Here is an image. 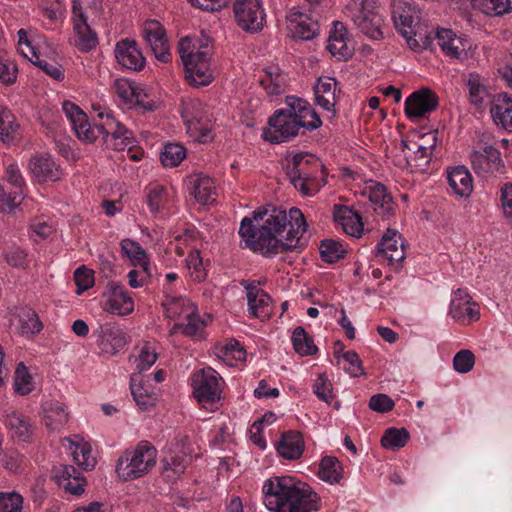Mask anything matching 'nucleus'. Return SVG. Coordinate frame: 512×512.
Wrapping results in <instances>:
<instances>
[{
  "instance_id": "obj_1",
  "label": "nucleus",
  "mask_w": 512,
  "mask_h": 512,
  "mask_svg": "<svg viewBox=\"0 0 512 512\" xmlns=\"http://www.w3.org/2000/svg\"><path fill=\"white\" fill-rule=\"evenodd\" d=\"M307 231L306 219L300 209L292 207L288 213L279 208L256 210L252 218L242 219L239 235L246 247L264 257L287 252L301 253L306 243L302 241Z\"/></svg>"
},
{
  "instance_id": "obj_2",
  "label": "nucleus",
  "mask_w": 512,
  "mask_h": 512,
  "mask_svg": "<svg viewBox=\"0 0 512 512\" xmlns=\"http://www.w3.org/2000/svg\"><path fill=\"white\" fill-rule=\"evenodd\" d=\"M263 492L265 506L273 512H311L319 509L317 493L290 476L268 479Z\"/></svg>"
},
{
  "instance_id": "obj_3",
  "label": "nucleus",
  "mask_w": 512,
  "mask_h": 512,
  "mask_svg": "<svg viewBox=\"0 0 512 512\" xmlns=\"http://www.w3.org/2000/svg\"><path fill=\"white\" fill-rule=\"evenodd\" d=\"M157 450L148 441H140L118 458L116 472L120 480L131 481L148 474L156 465Z\"/></svg>"
},
{
  "instance_id": "obj_4",
  "label": "nucleus",
  "mask_w": 512,
  "mask_h": 512,
  "mask_svg": "<svg viewBox=\"0 0 512 512\" xmlns=\"http://www.w3.org/2000/svg\"><path fill=\"white\" fill-rule=\"evenodd\" d=\"M191 47L190 38H181L178 43V51L182 59L185 77L195 86L208 85L213 75L210 69L211 53L207 46L203 50L189 51Z\"/></svg>"
},
{
  "instance_id": "obj_5",
  "label": "nucleus",
  "mask_w": 512,
  "mask_h": 512,
  "mask_svg": "<svg viewBox=\"0 0 512 512\" xmlns=\"http://www.w3.org/2000/svg\"><path fill=\"white\" fill-rule=\"evenodd\" d=\"M300 128L301 122H297L285 109H278L269 118L262 136L272 144H280L296 137Z\"/></svg>"
},
{
  "instance_id": "obj_6",
  "label": "nucleus",
  "mask_w": 512,
  "mask_h": 512,
  "mask_svg": "<svg viewBox=\"0 0 512 512\" xmlns=\"http://www.w3.org/2000/svg\"><path fill=\"white\" fill-rule=\"evenodd\" d=\"M235 19L244 31L255 33L263 28L265 14L260 0H235Z\"/></svg>"
},
{
  "instance_id": "obj_7",
  "label": "nucleus",
  "mask_w": 512,
  "mask_h": 512,
  "mask_svg": "<svg viewBox=\"0 0 512 512\" xmlns=\"http://www.w3.org/2000/svg\"><path fill=\"white\" fill-rule=\"evenodd\" d=\"M193 389L195 398L204 408H208V405L213 406L220 400L221 390L213 371L202 370V373L193 379Z\"/></svg>"
},
{
  "instance_id": "obj_8",
  "label": "nucleus",
  "mask_w": 512,
  "mask_h": 512,
  "mask_svg": "<svg viewBox=\"0 0 512 512\" xmlns=\"http://www.w3.org/2000/svg\"><path fill=\"white\" fill-rule=\"evenodd\" d=\"M438 96L428 88H421L408 96L405 101V115L412 118H421L427 113L435 111L438 107Z\"/></svg>"
},
{
  "instance_id": "obj_9",
  "label": "nucleus",
  "mask_w": 512,
  "mask_h": 512,
  "mask_svg": "<svg viewBox=\"0 0 512 512\" xmlns=\"http://www.w3.org/2000/svg\"><path fill=\"white\" fill-rule=\"evenodd\" d=\"M143 34L156 59L163 63L169 62L171 54L168 39L161 23L156 20L147 21L143 28Z\"/></svg>"
},
{
  "instance_id": "obj_10",
  "label": "nucleus",
  "mask_w": 512,
  "mask_h": 512,
  "mask_svg": "<svg viewBox=\"0 0 512 512\" xmlns=\"http://www.w3.org/2000/svg\"><path fill=\"white\" fill-rule=\"evenodd\" d=\"M247 292L249 311L253 317L264 321L272 314V299L263 289L257 288L255 282L242 280L240 283Z\"/></svg>"
},
{
  "instance_id": "obj_11",
  "label": "nucleus",
  "mask_w": 512,
  "mask_h": 512,
  "mask_svg": "<svg viewBox=\"0 0 512 512\" xmlns=\"http://www.w3.org/2000/svg\"><path fill=\"white\" fill-rule=\"evenodd\" d=\"M104 295L108 296L104 304L105 311L118 315H126L133 311V300L122 284L115 281L108 282L107 292Z\"/></svg>"
},
{
  "instance_id": "obj_12",
  "label": "nucleus",
  "mask_w": 512,
  "mask_h": 512,
  "mask_svg": "<svg viewBox=\"0 0 512 512\" xmlns=\"http://www.w3.org/2000/svg\"><path fill=\"white\" fill-rule=\"evenodd\" d=\"M358 13L353 17L355 25L369 38L379 40L383 38L382 19L373 10L369 9V0H361Z\"/></svg>"
},
{
  "instance_id": "obj_13",
  "label": "nucleus",
  "mask_w": 512,
  "mask_h": 512,
  "mask_svg": "<svg viewBox=\"0 0 512 512\" xmlns=\"http://www.w3.org/2000/svg\"><path fill=\"white\" fill-rule=\"evenodd\" d=\"M63 112L70 121L78 139L93 142L97 134L88 122V117L82 109L70 101L63 102Z\"/></svg>"
},
{
  "instance_id": "obj_14",
  "label": "nucleus",
  "mask_w": 512,
  "mask_h": 512,
  "mask_svg": "<svg viewBox=\"0 0 512 512\" xmlns=\"http://www.w3.org/2000/svg\"><path fill=\"white\" fill-rule=\"evenodd\" d=\"M376 255L387 259L390 264L401 263L405 259L404 240L397 230L387 229L377 245Z\"/></svg>"
},
{
  "instance_id": "obj_15",
  "label": "nucleus",
  "mask_w": 512,
  "mask_h": 512,
  "mask_svg": "<svg viewBox=\"0 0 512 512\" xmlns=\"http://www.w3.org/2000/svg\"><path fill=\"white\" fill-rule=\"evenodd\" d=\"M115 58L120 65L133 71L142 70L146 63L136 41L129 39H123L116 44Z\"/></svg>"
},
{
  "instance_id": "obj_16",
  "label": "nucleus",
  "mask_w": 512,
  "mask_h": 512,
  "mask_svg": "<svg viewBox=\"0 0 512 512\" xmlns=\"http://www.w3.org/2000/svg\"><path fill=\"white\" fill-rule=\"evenodd\" d=\"M96 333L97 343L103 353L116 355L127 344L125 333L119 326L105 324Z\"/></svg>"
},
{
  "instance_id": "obj_17",
  "label": "nucleus",
  "mask_w": 512,
  "mask_h": 512,
  "mask_svg": "<svg viewBox=\"0 0 512 512\" xmlns=\"http://www.w3.org/2000/svg\"><path fill=\"white\" fill-rule=\"evenodd\" d=\"M450 314L457 321L477 320L480 316L477 303L464 289H457L450 304Z\"/></svg>"
},
{
  "instance_id": "obj_18",
  "label": "nucleus",
  "mask_w": 512,
  "mask_h": 512,
  "mask_svg": "<svg viewBox=\"0 0 512 512\" xmlns=\"http://www.w3.org/2000/svg\"><path fill=\"white\" fill-rule=\"evenodd\" d=\"M369 201L373 205V210L382 219L389 220L395 215V203L392 196L387 192L386 187L381 183H376L369 188Z\"/></svg>"
},
{
  "instance_id": "obj_19",
  "label": "nucleus",
  "mask_w": 512,
  "mask_h": 512,
  "mask_svg": "<svg viewBox=\"0 0 512 512\" xmlns=\"http://www.w3.org/2000/svg\"><path fill=\"white\" fill-rule=\"evenodd\" d=\"M29 168L39 182L57 181L62 176L59 165H56L50 155H40L30 159Z\"/></svg>"
},
{
  "instance_id": "obj_20",
  "label": "nucleus",
  "mask_w": 512,
  "mask_h": 512,
  "mask_svg": "<svg viewBox=\"0 0 512 512\" xmlns=\"http://www.w3.org/2000/svg\"><path fill=\"white\" fill-rule=\"evenodd\" d=\"M347 29L341 22H334L328 39L327 49L337 60L347 61L353 56V50L346 43Z\"/></svg>"
},
{
  "instance_id": "obj_21",
  "label": "nucleus",
  "mask_w": 512,
  "mask_h": 512,
  "mask_svg": "<svg viewBox=\"0 0 512 512\" xmlns=\"http://www.w3.org/2000/svg\"><path fill=\"white\" fill-rule=\"evenodd\" d=\"M393 21L395 28L400 32V34L406 39L407 44L410 49L417 50L420 46L425 47L429 42V38H421L422 43H420L416 38L412 36L417 35V28L414 23V19L408 13L403 12H393Z\"/></svg>"
},
{
  "instance_id": "obj_22",
  "label": "nucleus",
  "mask_w": 512,
  "mask_h": 512,
  "mask_svg": "<svg viewBox=\"0 0 512 512\" xmlns=\"http://www.w3.org/2000/svg\"><path fill=\"white\" fill-rule=\"evenodd\" d=\"M323 164L318 157L307 152H299L292 156L291 161L286 166V174H297L300 176L313 177L311 168H322Z\"/></svg>"
},
{
  "instance_id": "obj_23",
  "label": "nucleus",
  "mask_w": 512,
  "mask_h": 512,
  "mask_svg": "<svg viewBox=\"0 0 512 512\" xmlns=\"http://www.w3.org/2000/svg\"><path fill=\"white\" fill-rule=\"evenodd\" d=\"M304 447V440L300 432L287 431L281 435L276 449L283 458L296 460L303 454Z\"/></svg>"
},
{
  "instance_id": "obj_24",
  "label": "nucleus",
  "mask_w": 512,
  "mask_h": 512,
  "mask_svg": "<svg viewBox=\"0 0 512 512\" xmlns=\"http://www.w3.org/2000/svg\"><path fill=\"white\" fill-rule=\"evenodd\" d=\"M337 81L332 77H320L314 87L317 104L335 116Z\"/></svg>"
},
{
  "instance_id": "obj_25",
  "label": "nucleus",
  "mask_w": 512,
  "mask_h": 512,
  "mask_svg": "<svg viewBox=\"0 0 512 512\" xmlns=\"http://www.w3.org/2000/svg\"><path fill=\"white\" fill-rule=\"evenodd\" d=\"M287 29L293 38L300 40H311L317 35L319 31V25L308 16L299 13L291 15Z\"/></svg>"
},
{
  "instance_id": "obj_26",
  "label": "nucleus",
  "mask_w": 512,
  "mask_h": 512,
  "mask_svg": "<svg viewBox=\"0 0 512 512\" xmlns=\"http://www.w3.org/2000/svg\"><path fill=\"white\" fill-rule=\"evenodd\" d=\"M490 113L497 124L512 131V97L508 93H499L494 97Z\"/></svg>"
},
{
  "instance_id": "obj_27",
  "label": "nucleus",
  "mask_w": 512,
  "mask_h": 512,
  "mask_svg": "<svg viewBox=\"0 0 512 512\" xmlns=\"http://www.w3.org/2000/svg\"><path fill=\"white\" fill-rule=\"evenodd\" d=\"M448 184L460 197H469L473 191L472 176L465 166H456L447 171Z\"/></svg>"
},
{
  "instance_id": "obj_28",
  "label": "nucleus",
  "mask_w": 512,
  "mask_h": 512,
  "mask_svg": "<svg viewBox=\"0 0 512 512\" xmlns=\"http://www.w3.org/2000/svg\"><path fill=\"white\" fill-rule=\"evenodd\" d=\"M435 39L442 51L452 58L459 59L465 54V49L461 38H459L451 29L438 28L435 33Z\"/></svg>"
},
{
  "instance_id": "obj_29",
  "label": "nucleus",
  "mask_w": 512,
  "mask_h": 512,
  "mask_svg": "<svg viewBox=\"0 0 512 512\" xmlns=\"http://www.w3.org/2000/svg\"><path fill=\"white\" fill-rule=\"evenodd\" d=\"M73 30L77 36L74 45L79 51L87 53L97 46V34L83 18L74 22Z\"/></svg>"
},
{
  "instance_id": "obj_30",
  "label": "nucleus",
  "mask_w": 512,
  "mask_h": 512,
  "mask_svg": "<svg viewBox=\"0 0 512 512\" xmlns=\"http://www.w3.org/2000/svg\"><path fill=\"white\" fill-rule=\"evenodd\" d=\"M214 190L213 180L202 174H195L189 177L190 194L201 204L211 201V194Z\"/></svg>"
},
{
  "instance_id": "obj_31",
  "label": "nucleus",
  "mask_w": 512,
  "mask_h": 512,
  "mask_svg": "<svg viewBox=\"0 0 512 512\" xmlns=\"http://www.w3.org/2000/svg\"><path fill=\"white\" fill-rule=\"evenodd\" d=\"M44 423L51 430H58L69 420V413L59 402H47L44 407Z\"/></svg>"
},
{
  "instance_id": "obj_32",
  "label": "nucleus",
  "mask_w": 512,
  "mask_h": 512,
  "mask_svg": "<svg viewBox=\"0 0 512 512\" xmlns=\"http://www.w3.org/2000/svg\"><path fill=\"white\" fill-rule=\"evenodd\" d=\"M318 476L325 482L339 483L343 477L340 461L334 456H325L319 464Z\"/></svg>"
},
{
  "instance_id": "obj_33",
  "label": "nucleus",
  "mask_w": 512,
  "mask_h": 512,
  "mask_svg": "<svg viewBox=\"0 0 512 512\" xmlns=\"http://www.w3.org/2000/svg\"><path fill=\"white\" fill-rule=\"evenodd\" d=\"M292 344L295 352L300 356L315 355L318 351L314 344L313 337L310 336L302 326H298L292 333Z\"/></svg>"
},
{
  "instance_id": "obj_34",
  "label": "nucleus",
  "mask_w": 512,
  "mask_h": 512,
  "mask_svg": "<svg viewBox=\"0 0 512 512\" xmlns=\"http://www.w3.org/2000/svg\"><path fill=\"white\" fill-rule=\"evenodd\" d=\"M130 390L137 406L141 410H149L151 407L155 405V395L153 393H149L146 389H144L143 385L141 384L139 374H133L131 376Z\"/></svg>"
},
{
  "instance_id": "obj_35",
  "label": "nucleus",
  "mask_w": 512,
  "mask_h": 512,
  "mask_svg": "<svg viewBox=\"0 0 512 512\" xmlns=\"http://www.w3.org/2000/svg\"><path fill=\"white\" fill-rule=\"evenodd\" d=\"M19 124L14 114L6 107L0 106V139L3 143L12 142L18 133Z\"/></svg>"
},
{
  "instance_id": "obj_36",
  "label": "nucleus",
  "mask_w": 512,
  "mask_h": 512,
  "mask_svg": "<svg viewBox=\"0 0 512 512\" xmlns=\"http://www.w3.org/2000/svg\"><path fill=\"white\" fill-rule=\"evenodd\" d=\"M472 6L489 16H501L512 10V0H472Z\"/></svg>"
},
{
  "instance_id": "obj_37",
  "label": "nucleus",
  "mask_w": 512,
  "mask_h": 512,
  "mask_svg": "<svg viewBox=\"0 0 512 512\" xmlns=\"http://www.w3.org/2000/svg\"><path fill=\"white\" fill-rule=\"evenodd\" d=\"M409 439L410 434L406 428L390 427L385 430L381 438V445L386 449L398 450L404 447Z\"/></svg>"
},
{
  "instance_id": "obj_38",
  "label": "nucleus",
  "mask_w": 512,
  "mask_h": 512,
  "mask_svg": "<svg viewBox=\"0 0 512 512\" xmlns=\"http://www.w3.org/2000/svg\"><path fill=\"white\" fill-rule=\"evenodd\" d=\"M319 252L322 261L333 264L344 258L347 251L339 241L324 239L320 242Z\"/></svg>"
},
{
  "instance_id": "obj_39",
  "label": "nucleus",
  "mask_w": 512,
  "mask_h": 512,
  "mask_svg": "<svg viewBox=\"0 0 512 512\" xmlns=\"http://www.w3.org/2000/svg\"><path fill=\"white\" fill-rule=\"evenodd\" d=\"M162 477L166 482H174L186 470V463L183 457L172 455L162 460Z\"/></svg>"
},
{
  "instance_id": "obj_40",
  "label": "nucleus",
  "mask_w": 512,
  "mask_h": 512,
  "mask_svg": "<svg viewBox=\"0 0 512 512\" xmlns=\"http://www.w3.org/2000/svg\"><path fill=\"white\" fill-rule=\"evenodd\" d=\"M287 109H285L297 122H304L312 112L311 105L304 99L295 96H287L285 99Z\"/></svg>"
},
{
  "instance_id": "obj_41",
  "label": "nucleus",
  "mask_w": 512,
  "mask_h": 512,
  "mask_svg": "<svg viewBox=\"0 0 512 512\" xmlns=\"http://www.w3.org/2000/svg\"><path fill=\"white\" fill-rule=\"evenodd\" d=\"M185 148L178 143H168L161 152L160 160L166 167H175L185 158Z\"/></svg>"
},
{
  "instance_id": "obj_42",
  "label": "nucleus",
  "mask_w": 512,
  "mask_h": 512,
  "mask_svg": "<svg viewBox=\"0 0 512 512\" xmlns=\"http://www.w3.org/2000/svg\"><path fill=\"white\" fill-rule=\"evenodd\" d=\"M5 423L12 431L13 437H17L21 441L28 440L30 425L23 416L12 412L7 415Z\"/></svg>"
},
{
  "instance_id": "obj_43",
  "label": "nucleus",
  "mask_w": 512,
  "mask_h": 512,
  "mask_svg": "<svg viewBox=\"0 0 512 512\" xmlns=\"http://www.w3.org/2000/svg\"><path fill=\"white\" fill-rule=\"evenodd\" d=\"M15 391L27 395L33 390V382L27 367L21 362L17 365L14 378Z\"/></svg>"
},
{
  "instance_id": "obj_44",
  "label": "nucleus",
  "mask_w": 512,
  "mask_h": 512,
  "mask_svg": "<svg viewBox=\"0 0 512 512\" xmlns=\"http://www.w3.org/2000/svg\"><path fill=\"white\" fill-rule=\"evenodd\" d=\"M29 60L53 79L60 81L64 78V71L61 68V65L57 63H49L46 60L40 59L39 54L35 49H32V57L29 58Z\"/></svg>"
},
{
  "instance_id": "obj_45",
  "label": "nucleus",
  "mask_w": 512,
  "mask_h": 512,
  "mask_svg": "<svg viewBox=\"0 0 512 512\" xmlns=\"http://www.w3.org/2000/svg\"><path fill=\"white\" fill-rule=\"evenodd\" d=\"M75 446L72 452L74 461L85 470H92L96 464V460L91 455L90 445L84 443L82 445L76 444Z\"/></svg>"
},
{
  "instance_id": "obj_46",
  "label": "nucleus",
  "mask_w": 512,
  "mask_h": 512,
  "mask_svg": "<svg viewBox=\"0 0 512 512\" xmlns=\"http://www.w3.org/2000/svg\"><path fill=\"white\" fill-rule=\"evenodd\" d=\"M74 282L77 286V295H81L94 285V273L82 265L74 271Z\"/></svg>"
},
{
  "instance_id": "obj_47",
  "label": "nucleus",
  "mask_w": 512,
  "mask_h": 512,
  "mask_svg": "<svg viewBox=\"0 0 512 512\" xmlns=\"http://www.w3.org/2000/svg\"><path fill=\"white\" fill-rule=\"evenodd\" d=\"M23 497L17 492H0V512H21Z\"/></svg>"
},
{
  "instance_id": "obj_48",
  "label": "nucleus",
  "mask_w": 512,
  "mask_h": 512,
  "mask_svg": "<svg viewBox=\"0 0 512 512\" xmlns=\"http://www.w3.org/2000/svg\"><path fill=\"white\" fill-rule=\"evenodd\" d=\"M467 86L471 103L480 106L484 101L487 91L485 86L480 83L479 75L470 74Z\"/></svg>"
},
{
  "instance_id": "obj_49",
  "label": "nucleus",
  "mask_w": 512,
  "mask_h": 512,
  "mask_svg": "<svg viewBox=\"0 0 512 512\" xmlns=\"http://www.w3.org/2000/svg\"><path fill=\"white\" fill-rule=\"evenodd\" d=\"M120 244L123 254L134 261L133 265L147 258L145 250L138 242L127 238L123 239Z\"/></svg>"
},
{
  "instance_id": "obj_50",
  "label": "nucleus",
  "mask_w": 512,
  "mask_h": 512,
  "mask_svg": "<svg viewBox=\"0 0 512 512\" xmlns=\"http://www.w3.org/2000/svg\"><path fill=\"white\" fill-rule=\"evenodd\" d=\"M475 364V356L468 349L460 350L453 359L454 369L462 374L470 372Z\"/></svg>"
},
{
  "instance_id": "obj_51",
  "label": "nucleus",
  "mask_w": 512,
  "mask_h": 512,
  "mask_svg": "<svg viewBox=\"0 0 512 512\" xmlns=\"http://www.w3.org/2000/svg\"><path fill=\"white\" fill-rule=\"evenodd\" d=\"M42 329V323L33 310H28L20 317V331L22 334H36Z\"/></svg>"
},
{
  "instance_id": "obj_52",
  "label": "nucleus",
  "mask_w": 512,
  "mask_h": 512,
  "mask_svg": "<svg viewBox=\"0 0 512 512\" xmlns=\"http://www.w3.org/2000/svg\"><path fill=\"white\" fill-rule=\"evenodd\" d=\"M313 392L316 396L326 402L327 404H331V400L333 399V388L332 384L327 378L325 374H320L313 385Z\"/></svg>"
},
{
  "instance_id": "obj_53",
  "label": "nucleus",
  "mask_w": 512,
  "mask_h": 512,
  "mask_svg": "<svg viewBox=\"0 0 512 512\" xmlns=\"http://www.w3.org/2000/svg\"><path fill=\"white\" fill-rule=\"evenodd\" d=\"M135 86V83L126 79H116L114 81L113 88L115 94L121 99L123 103L132 104L133 95L135 94Z\"/></svg>"
},
{
  "instance_id": "obj_54",
  "label": "nucleus",
  "mask_w": 512,
  "mask_h": 512,
  "mask_svg": "<svg viewBox=\"0 0 512 512\" xmlns=\"http://www.w3.org/2000/svg\"><path fill=\"white\" fill-rule=\"evenodd\" d=\"M22 191L21 189H14L7 192L3 186L0 185V210L12 211L20 203Z\"/></svg>"
},
{
  "instance_id": "obj_55",
  "label": "nucleus",
  "mask_w": 512,
  "mask_h": 512,
  "mask_svg": "<svg viewBox=\"0 0 512 512\" xmlns=\"http://www.w3.org/2000/svg\"><path fill=\"white\" fill-rule=\"evenodd\" d=\"M395 406L393 399L387 394L378 393L371 396L369 400V408L377 413H387Z\"/></svg>"
},
{
  "instance_id": "obj_56",
  "label": "nucleus",
  "mask_w": 512,
  "mask_h": 512,
  "mask_svg": "<svg viewBox=\"0 0 512 512\" xmlns=\"http://www.w3.org/2000/svg\"><path fill=\"white\" fill-rule=\"evenodd\" d=\"M260 83L270 95H278L283 91L282 77L276 72L267 71L266 77Z\"/></svg>"
},
{
  "instance_id": "obj_57",
  "label": "nucleus",
  "mask_w": 512,
  "mask_h": 512,
  "mask_svg": "<svg viewBox=\"0 0 512 512\" xmlns=\"http://www.w3.org/2000/svg\"><path fill=\"white\" fill-rule=\"evenodd\" d=\"M166 189L157 185L151 188L146 195V203L153 214H156L165 198Z\"/></svg>"
},
{
  "instance_id": "obj_58",
  "label": "nucleus",
  "mask_w": 512,
  "mask_h": 512,
  "mask_svg": "<svg viewBox=\"0 0 512 512\" xmlns=\"http://www.w3.org/2000/svg\"><path fill=\"white\" fill-rule=\"evenodd\" d=\"M4 258L11 267L24 269L28 266L26 252L18 247H13L5 251Z\"/></svg>"
},
{
  "instance_id": "obj_59",
  "label": "nucleus",
  "mask_w": 512,
  "mask_h": 512,
  "mask_svg": "<svg viewBox=\"0 0 512 512\" xmlns=\"http://www.w3.org/2000/svg\"><path fill=\"white\" fill-rule=\"evenodd\" d=\"M342 358H344L349 363L350 366L349 368H346L345 371L352 377L365 375V371L362 366V360L354 350L344 352L342 354Z\"/></svg>"
},
{
  "instance_id": "obj_60",
  "label": "nucleus",
  "mask_w": 512,
  "mask_h": 512,
  "mask_svg": "<svg viewBox=\"0 0 512 512\" xmlns=\"http://www.w3.org/2000/svg\"><path fill=\"white\" fill-rule=\"evenodd\" d=\"M122 138H124V141H128L129 139H133V134L113 116L112 129L108 132V137H105V143L106 145H110V141Z\"/></svg>"
},
{
  "instance_id": "obj_61",
  "label": "nucleus",
  "mask_w": 512,
  "mask_h": 512,
  "mask_svg": "<svg viewBox=\"0 0 512 512\" xmlns=\"http://www.w3.org/2000/svg\"><path fill=\"white\" fill-rule=\"evenodd\" d=\"M221 357H232L238 361H242L246 358V351L238 341L231 339L228 343H226L225 346L222 347Z\"/></svg>"
},
{
  "instance_id": "obj_62",
  "label": "nucleus",
  "mask_w": 512,
  "mask_h": 512,
  "mask_svg": "<svg viewBox=\"0 0 512 512\" xmlns=\"http://www.w3.org/2000/svg\"><path fill=\"white\" fill-rule=\"evenodd\" d=\"M470 160L472 164V168L474 169L475 173L479 175H485L493 173L489 162H487V159L483 152L481 151H473L470 155Z\"/></svg>"
},
{
  "instance_id": "obj_63",
  "label": "nucleus",
  "mask_w": 512,
  "mask_h": 512,
  "mask_svg": "<svg viewBox=\"0 0 512 512\" xmlns=\"http://www.w3.org/2000/svg\"><path fill=\"white\" fill-rule=\"evenodd\" d=\"M157 360V354L154 350L147 345H145L140 352L139 357L137 358V370L139 374L149 369Z\"/></svg>"
},
{
  "instance_id": "obj_64",
  "label": "nucleus",
  "mask_w": 512,
  "mask_h": 512,
  "mask_svg": "<svg viewBox=\"0 0 512 512\" xmlns=\"http://www.w3.org/2000/svg\"><path fill=\"white\" fill-rule=\"evenodd\" d=\"M500 192H501L500 200H501V204H502L504 213L507 216L512 217V183L507 182V183L503 184L500 189Z\"/></svg>"
}]
</instances>
